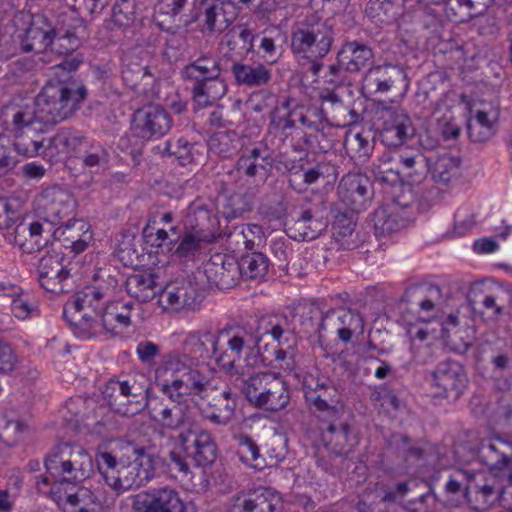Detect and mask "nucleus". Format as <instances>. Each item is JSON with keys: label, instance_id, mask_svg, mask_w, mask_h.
<instances>
[{"label": "nucleus", "instance_id": "1", "mask_svg": "<svg viewBox=\"0 0 512 512\" xmlns=\"http://www.w3.org/2000/svg\"><path fill=\"white\" fill-rule=\"evenodd\" d=\"M155 384L162 397L149 394V384L142 374L124 379H111L103 394L109 406L118 414L132 417L145 408L151 419L166 431L181 433L196 423L188 397H204L207 389L198 374L180 361L155 368Z\"/></svg>", "mask_w": 512, "mask_h": 512}, {"label": "nucleus", "instance_id": "2", "mask_svg": "<svg viewBox=\"0 0 512 512\" xmlns=\"http://www.w3.org/2000/svg\"><path fill=\"white\" fill-rule=\"evenodd\" d=\"M260 338L243 328L223 329L217 333L197 331L187 335L183 342V351H170L163 355L157 367L180 361L191 372L198 374L203 388L208 389L209 379L199 368V360L213 359L226 374L239 373L241 367L236 366L242 353L247 367L271 366L273 360L260 351Z\"/></svg>", "mask_w": 512, "mask_h": 512}, {"label": "nucleus", "instance_id": "3", "mask_svg": "<svg viewBox=\"0 0 512 512\" xmlns=\"http://www.w3.org/2000/svg\"><path fill=\"white\" fill-rule=\"evenodd\" d=\"M109 289L86 286L64 308V317L74 334L83 339L108 338L131 325L134 303L108 301Z\"/></svg>", "mask_w": 512, "mask_h": 512}, {"label": "nucleus", "instance_id": "4", "mask_svg": "<svg viewBox=\"0 0 512 512\" xmlns=\"http://www.w3.org/2000/svg\"><path fill=\"white\" fill-rule=\"evenodd\" d=\"M96 464L105 483L118 494L139 488L153 477V460L144 448H132V454L119 460L109 452H99Z\"/></svg>", "mask_w": 512, "mask_h": 512}, {"label": "nucleus", "instance_id": "5", "mask_svg": "<svg viewBox=\"0 0 512 512\" xmlns=\"http://www.w3.org/2000/svg\"><path fill=\"white\" fill-rule=\"evenodd\" d=\"M87 97L86 87L77 81L49 80L35 98L39 117L48 128L71 117Z\"/></svg>", "mask_w": 512, "mask_h": 512}, {"label": "nucleus", "instance_id": "6", "mask_svg": "<svg viewBox=\"0 0 512 512\" xmlns=\"http://www.w3.org/2000/svg\"><path fill=\"white\" fill-rule=\"evenodd\" d=\"M173 447L168 452L170 464L184 475L190 473V459L197 467L211 465L217 458V446L211 433L197 422L186 431L170 438Z\"/></svg>", "mask_w": 512, "mask_h": 512}, {"label": "nucleus", "instance_id": "7", "mask_svg": "<svg viewBox=\"0 0 512 512\" xmlns=\"http://www.w3.org/2000/svg\"><path fill=\"white\" fill-rule=\"evenodd\" d=\"M221 65L217 58L204 55L187 64L181 71L182 78L192 85V99L199 107L215 104L227 92L221 78Z\"/></svg>", "mask_w": 512, "mask_h": 512}, {"label": "nucleus", "instance_id": "8", "mask_svg": "<svg viewBox=\"0 0 512 512\" xmlns=\"http://www.w3.org/2000/svg\"><path fill=\"white\" fill-rule=\"evenodd\" d=\"M334 42V30L328 20L316 13L298 22L291 33V51L296 59L324 58Z\"/></svg>", "mask_w": 512, "mask_h": 512}, {"label": "nucleus", "instance_id": "9", "mask_svg": "<svg viewBox=\"0 0 512 512\" xmlns=\"http://www.w3.org/2000/svg\"><path fill=\"white\" fill-rule=\"evenodd\" d=\"M51 482L49 477L38 475L35 477L37 491L53 500L57 506L66 511L68 507L76 512H96L101 506L100 500L93 492L85 487H76V483L65 477H54Z\"/></svg>", "mask_w": 512, "mask_h": 512}, {"label": "nucleus", "instance_id": "10", "mask_svg": "<svg viewBox=\"0 0 512 512\" xmlns=\"http://www.w3.org/2000/svg\"><path fill=\"white\" fill-rule=\"evenodd\" d=\"M44 464L51 477H65L77 483L89 478L93 472L91 455L75 443L55 445L45 456Z\"/></svg>", "mask_w": 512, "mask_h": 512}, {"label": "nucleus", "instance_id": "11", "mask_svg": "<svg viewBox=\"0 0 512 512\" xmlns=\"http://www.w3.org/2000/svg\"><path fill=\"white\" fill-rule=\"evenodd\" d=\"M15 221V212L10 208L9 202L0 198V231H5V240L17 245L23 252L32 253L48 244V238H43L44 225L40 222H32L29 225L19 223L10 231Z\"/></svg>", "mask_w": 512, "mask_h": 512}, {"label": "nucleus", "instance_id": "12", "mask_svg": "<svg viewBox=\"0 0 512 512\" xmlns=\"http://www.w3.org/2000/svg\"><path fill=\"white\" fill-rule=\"evenodd\" d=\"M35 210L49 226H55L76 216L77 202L73 195L59 185L44 188L36 197Z\"/></svg>", "mask_w": 512, "mask_h": 512}, {"label": "nucleus", "instance_id": "13", "mask_svg": "<svg viewBox=\"0 0 512 512\" xmlns=\"http://www.w3.org/2000/svg\"><path fill=\"white\" fill-rule=\"evenodd\" d=\"M294 317L281 316L269 322L267 333L277 341L273 354L279 368L293 371L296 365V345Z\"/></svg>", "mask_w": 512, "mask_h": 512}, {"label": "nucleus", "instance_id": "14", "mask_svg": "<svg viewBox=\"0 0 512 512\" xmlns=\"http://www.w3.org/2000/svg\"><path fill=\"white\" fill-rule=\"evenodd\" d=\"M39 116V108L35 100L14 99L2 110L3 125L13 134L23 131L48 130V126Z\"/></svg>", "mask_w": 512, "mask_h": 512}, {"label": "nucleus", "instance_id": "15", "mask_svg": "<svg viewBox=\"0 0 512 512\" xmlns=\"http://www.w3.org/2000/svg\"><path fill=\"white\" fill-rule=\"evenodd\" d=\"M304 396L309 406L319 413V417L334 419L338 417L337 390L327 380H321L311 374L303 379Z\"/></svg>", "mask_w": 512, "mask_h": 512}, {"label": "nucleus", "instance_id": "16", "mask_svg": "<svg viewBox=\"0 0 512 512\" xmlns=\"http://www.w3.org/2000/svg\"><path fill=\"white\" fill-rule=\"evenodd\" d=\"M134 512H186L180 493L169 486L152 488L137 494L132 503Z\"/></svg>", "mask_w": 512, "mask_h": 512}, {"label": "nucleus", "instance_id": "17", "mask_svg": "<svg viewBox=\"0 0 512 512\" xmlns=\"http://www.w3.org/2000/svg\"><path fill=\"white\" fill-rule=\"evenodd\" d=\"M227 7L229 5L224 2L204 1L201 3L200 12H192L189 15L183 14L182 21L185 25L199 21L203 33L219 35L226 31L235 20V13L233 11L228 12Z\"/></svg>", "mask_w": 512, "mask_h": 512}, {"label": "nucleus", "instance_id": "18", "mask_svg": "<svg viewBox=\"0 0 512 512\" xmlns=\"http://www.w3.org/2000/svg\"><path fill=\"white\" fill-rule=\"evenodd\" d=\"M172 125L170 113L159 105H147L134 114V130L142 139L161 138L171 130Z\"/></svg>", "mask_w": 512, "mask_h": 512}, {"label": "nucleus", "instance_id": "19", "mask_svg": "<svg viewBox=\"0 0 512 512\" xmlns=\"http://www.w3.org/2000/svg\"><path fill=\"white\" fill-rule=\"evenodd\" d=\"M383 119L380 139L385 146H400L411 139L416 133L410 116L401 108L390 107L384 109Z\"/></svg>", "mask_w": 512, "mask_h": 512}, {"label": "nucleus", "instance_id": "20", "mask_svg": "<svg viewBox=\"0 0 512 512\" xmlns=\"http://www.w3.org/2000/svg\"><path fill=\"white\" fill-rule=\"evenodd\" d=\"M467 383L462 365L456 361H445L437 365L432 372V386L436 389L435 396L457 399Z\"/></svg>", "mask_w": 512, "mask_h": 512}, {"label": "nucleus", "instance_id": "21", "mask_svg": "<svg viewBox=\"0 0 512 512\" xmlns=\"http://www.w3.org/2000/svg\"><path fill=\"white\" fill-rule=\"evenodd\" d=\"M57 228L52 231V226L48 229L44 227L43 238L52 236L56 241L66 249H71L75 254L83 252L87 248L89 239V225L82 219H65L64 222L57 224Z\"/></svg>", "mask_w": 512, "mask_h": 512}, {"label": "nucleus", "instance_id": "22", "mask_svg": "<svg viewBox=\"0 0 512 512\" xmlns=\"http://www.w3.org/2000/svg\"><path fill=\"white\" fill-rule=\"evenodd\" d=\"M340 201L350 210L361 211L372 199L373 191L370 180L360 173H348L337 188Z\"/></svg>", "mask_w": 512, "mask_h": 512}, {"label": "nucleus", "instance_id": "23", "mask_svg": "<svg viewBox=\"0 0 512 512\" xmlns=\"http://www.w3.org/2000/svg\"><path fill=\"white\" fill-rule=\"evenodd\" d=\"M165 310L194 311L201 303V295L194 283L181 280L168 284L159 299Z\"/></svg>", "mask_w": 512, "mask_h": 512}, {"label": "nucleus", "instance_id": "24", "mask_svg": "<svg viewBox=\"0 0 512 512\" xmlns=\"http://www.w3.org/2000/svg\"><path fill=\"white\" fill-rule=\"evenodd\" d=\"M87 138L78 130L72 128L60 129L54 136L47 139L43 157L54 161L64 158L77 159Z\"/></svg>", "mask_w": 512, "mask_h": 512}, {"label": "nucleus", "instance_id": "25", "mask_svg": "<svg viewBox=\"0 0 512 512\" xmlns=\"http://www.w3.org/2000/svg\"><path fill=\"white\" fill-rule=\"evenodd\" d=\"M201 399L207 400V407L202 410L204 418L217 425H227L235 415L236 401L229 389L217 391L211 386Z\"/></svg>", "mask_w": 512, "mask_h": 512}, {"label": "nucleus", "instance_id": "26", "mask_svg": "<svg viewBox=\"0 0 512 512\" xmlns=\"http://www.w3.org/2000/svg\"><path fill=\"white\" fill-rule=\"evenodd\" d=\"M321 326L336 332L342 342L348 343L354 334L363 332L364 320L356 311L337 308L325 313Z\"/></svg>", "mask_w": 512, "mask_h": 512}, {"label": "nucleus", "instance_id": "27", "mask_svg": "<svg viewBox=\"0 0 512 512\" xmlns=\"http://www.w3.org/2000/svg\"><path fill=\"white\" fill-rule=\"evenodd\" d=\"M396 84L408 87L405 71L394 65L375 66L367 71L362 87L369 94L388 92Z\"/></svg>", "mask_w": 512, "mask_h": 512}, {"label": "nucleus", "instance_id": "28", "mask_svg": "<svg viewBox=\"0 0 512 512\" xmlns=\"http://www.w3.org/2000/svg\"><path fill=\"white\" fill-rule=\"evenodd\" d=\"M273 163L274 157L270 149L266 145L258 143L244 151L238 158L236 170L240 175L248 178L261 176L264 179L272 169Z\"/></svg>", "mask_w": 512, "mask_h": 512}, {"label": "nucleus", "instance_id": "29", "mask_svg": "<svg viewBox=\"0 0 512 512\" xmlns=\"http://www.w3.org/2000/svg\"><path fill=\"white\" fill-rule=\"evenodd\" d=\"M184 227L216 239L219 220L213 205L203 199H195L187 208Z\"/></svg>", "mask_w": 512, "mask_h": 512}, {"label": "nucleus", "instance_id": "30", "mask_svg": "<svg viewBox=\"0 0 512 512\" xmlns=\"http://www.w3.org/2000/svg\"><path fill=\"white\" fill-rule=\"evenodd\" d=\"M499 113L498 105L482 103L467 123V132L470 140L473 142L489 140L494 135Z\"/></svg>", "mask_w": 512, "mask_h": 512}, {"label": "nucleus", "instance_id": "31", "mask_svg": "<svg viewBox=\"0 0 512 512\" xmlns=\"http://www.w3.org/2000/svg\"><path fill=\"white\" fill-rule=\"evenodd\" d=\"M41 286L49 292L58 294L65 291L64 281L70 276L69 271L58 255L43 256L38 265Z\"/></svg>", "mask_w": 512, "mask_h": 512}, {"label": "nucleus", "instance_id": "32", "mask_svg": "<svg viewBox=\"0 0 512 512\" xmlns=\"http://www.w3.org/2000/svg\"><path fill=\"white\" fill-rule=\"evenodd\" d=\"M336 177V168L328 162H318L313 167L304 170L303 166H293L289 169V187L298 193L305 192L307 187L320 179Z\"/></svg>", "mask_w": 512, "mask_h": 512}, {"label": "nucleus", "instance_id": "33", "mask_svg": "<svg viewBox=\"0 0 512 512\" xmlns=\"http://www.w3.org/2000/svg\"><path fill=\"white\" fill-rule=\"evenodd\" d=\"M412 359L416 364L425 365L436 358V347L424 323L411 324L407 328Z\"/></svg>", "mask_w": 512, "mask_h": 512}, {"label": "nucleus", "instance_id": "34", "mask_svg": "<svg viewBox=\"0 0 512 512\" xmlns=\"http://www.w3.org/2000/svg\"><path fill=\"white\" fill-rule=\"evenodd\" d=\"M335 419L324 421L323 437L334 453L347 455L358 445L359 439L347 423L336 424Z\"/></svg>", "mask_w": 512, "mask_h": 512}, {"label": "nucleus", "instance_id": "35", "mask_svg": "<svg viewBox=\"0 0 512 512\" xmlns=\"http://www.w3.org/2000/svg\"><path fill=\"white\" fill-rule=\"evenodd\" d=\"M236 366L241 367L239 373L228 374L230 377H236L235 382L246 396L247 400L255 406L257 400L260 398L259 395L264 391L268 383L274 376V373L262 372L257 374H251L250 371L256 367H247L246 363L236 362Z\"/></svg>", "mask_w": 512, "mask_h": 512}, {"label": "nucleus", "instance_id": "36", "mask_svg": "<svg viewBox=\"0 0 512 512\" xmlns=\"http://www.w3.org/2000/svg\"><path fill=\"white\" fill-rule=\"evenodd\" d=\"M464 496L473 509L484 511L489 509L497 501L508 502V497L502 493V487L496 486L485 480L483 484L469 483L464 487Z\"/></svg>", "mask_w": 512, "mask_h": 512}, {"label": "nucleus", "instance_id": "37", "mask_svg": "<svg viewBox=\"0 0 512 512\" xmlns=\"http://www.w3.org/2000/svg\"><path fill=\"white\" fill-rule=\"evenodd\" d=\"M76 160L84 172L100 174L108 168L110 153L103 143L87 138Z\"/></svg>", "mask_w": 512, "mask_h": 512}, {"label": "nucleus", "instance_id": "38", "mask_svg": "<svg viewBox=\"0 0 512 512\" xmlns=\"http://www.w3.org/2000/svg\"><path fill=\"white\" fill-rule=\"evenodd\" d=\"M372 49L358 41L344 43L337 53V62L344 67L345 71L358 72L369 65L373 60Z\"/></svg>", "mask_w": 512, "mask_h": 512}, {"label": "nucleus", "instance_id": "39", "mask_svg": "<svg viewBox=\"0 0 512 512\" xmlns=\"http://www.w3.org/2000/svg\"><path fill=\"white\" fill-rule=\"evenodd\" d=\"M400 184L419 185L427 176L426 158L417 150L401 149Z\"/></svg>", "mask_w": 512, "mask_h": 512}, {"label": "nucleus", "instance_id": "40", "mask_svg": "<svg viewBox=\"0 0 512 512\" xmlns=\"http://www.w3.org/2000/svg\"><path fill=\"white\" fill-rule=\"evenodd\" d=\"M231 72L238 85L250 88L265 86L272 78L271 69L262 63L235 62L231 67Z\"/></svg>", "mask_w": 512, "mask_h": 512}, {"label": "nucleus", "instance_id": "41", "mask_svg": "<svg viewBox=\"0 0 512 512\" xmlns=\"http://www.w3.org/2000/svg\"><path fill=\"white\" fill-rule=\"evenodd\" d=\"M326 228V220L316 217L311 210H304L288 227V233L295 240L310 241L319 237Z\"/></svg>", "mask_w": 512, "mask_h": 512}, {"label": "nucleus", "instance_id": "42", "mask_svg": "<svg viewBox=\"0 0 512 512\" xmlns=\"http://www.w3.org/2000/svg\"><path fill=\"white\" fill-rule=\"evenodd\" d=\"M259 395L261 396L257 400L255 407L273 412L284 409L290 400L285 381L276 374H274L264 391Z\"/></svg>", "mask_w": 512, "mask_h": 512}, {"label": "nucleus", "instance_id": "43", "mask_svg": "<svg viewBox=\"0 0 512 512\" xmlns=\"http://www.w3.org/2000/svg\"><path fill=\"white\" fill-rule=\"evenodd\" d=\"M409 221L404 213L396 211L395 206L384 205L373 214L374 230L377 237H386L403 229Z\"/></svg>", "mask_w": 512, "mask_h": 512}, {"label": "nucleus", "instance_id": "44", "mask_svg": "<svg viewBox=\"0 0 512 512\" xmlns=\"http://www.w3.org/2000/svg\"><path fill=\"white\" fill-rule=\"evenodd\" d=\"M401 149L384 152L373 163L372 173L379 182L396 186L400 184Z\"/></svg>", "mask_w": 512, "mask_h": 512}, {"label": "nucleus", "instance_id": "45", "mask_svg": "<svg viewBox=\"0 0 512 512\" xmlns=\"http://www.w3.org/2000/svg\"><path fill=\"white\" fill-rule=\"evenodd\" d=\"M184 229V235L177 245L174 255L185 261H194L201 253L204 245L213 242L215 239L185 227Z\"/></svg>", "mask_w": 512, "mask_h": 512}, {"label": "nucleus", "instance_id": "46", "mask_svg": "<svg viewBox=\"0 0 512 512\" xmlns=\"http://www.w3.org/2000/svg\"><path fill=\"white\" fill-rule=\"evenodd\" d=\"M45 131L46 130H32L14 134L15 140L12 143L14 153H18L25 157H43V150L46 147V139L41 135V133Z\"/></svg>", "mask_w": 512, "mask_h": 512}, {"label": "nucleus", "instance_id": "47", "mask_svg": "<svg viewBox=\"0 0 512 512\" xmlns=\"http://www.w3.org/2000/svg\"><path fill=\"white\" fill-rule=\"evenodd\" d=\"M356 213L358 211L348 209L335 216L332 234L343 249H353L355 247V242L351 238L356 226Z\"/></svg>", "mask_w": 512, "mask_h": 512}, {"label": "nucleus", "instance_id": "48", "mask_svg": "<svg viewBox=\"0 0 512 512\" xmlns=\"http://www.w3.org/2000/svg\"><path fill=\"white\" fill-rule=\"evenodd\" d=\"M441 295V289L437 285L422 284L414 285L405 291V300L418 306L423 311H431L434 309V300Z\"/></svg>", "mask_w": 512, "mask_h": 512}, {"label": "nucleus", "instance_id": "49", "mask_svg": "<svg viewBox=\"0 0 512 512\" xmlns=\"http://www.w3.org/2000/svg\"><path fill=\"white\" fill-rule=\"evenodd\" d=\"M128 293L140 302H148L156 295V281L152 274H136L128 278Z\"/></svg>", "mask_w": 512, "mask_h": 512}, {"label": "nucleus", "instance_id": "50", "mask_svg": "<svg viewBox=\"0 0 512 512\" xmlns=\"http://www.w3.org/2000/svg\"><path fill=\"white\" fill-rule=\"evenodd\" d=\"M268 268L269 259L261 252L243 255L238 262L240 274L248 279H263Z\"/></svg>", "mask_w": 512, "mask_h": 512}, {"label": "nucleus", "instance_id": "51", "mask_svg": "<svg viewBox=\"0 0 512 512\" xmlns=\"http://www.w3.org/2000/svg\"><path fill=\"white\" fill-rule=\"evenodd\" d=\"M237 454L244 464L254 469L263 470L267 466L265 459L260 454L258 445L247 435L238 437Z\"/></svg>", "mask_w": 512, "mask_h": 512}, {"label": "nucleus", "instance_id": "52", "mask_svg": "<svg viewBox=\"0 0 512 512\" xmlns=\"http://www.w3.org/2000/svg\"><path fill=\"white\" fill-rule=\"evenodd\" d=\"M344 148L351 158L365 161L370 156L373 145L363 133L349 131L344 139Z\"/></svg>", "mask_w": 512, "mask_h": 512}, {"label": "nucleus", "instance_id": "53", "mask_svg": "<svg viewBox=\"0 0 512 512\" xmlns=\"http://www.w3.org/2000/svg\"><path fill=\"white\" fill-rule=\"evenodd\" d=\"M209 151L224 158L231 157L237 151V134L235 131H219L208 139Z\"/></svg>", "mask_w": 512, "mask_h": 512}, {"label": "nucleus", "instance_id": "54", "mask_svg": "<svg viewBox=\"0 0 512 512\" xmlns=\"http://www.w3.org/2000/svg\"><path fill=\"white\" fill-rule=\"evenodd\" d=\"M27 429V424L19 418L0 416V441L7 446H14L19 443Z\"/></svg>", "mask_w": 512, "mask_h": 512}, {"label": "nucleus", "instance_id": "55", "mask_svg": "<svg viewBox=\"0 0 512 512\" xmlns=\"http://www.w3.org/2000/svg\"><path fill=\"white\" fill-rule=\"evenodd\" d=\"M482 307L487 311L491 320H498L512 306V295L499 290L492 294L484 295L481 302Z\"/></svg>", "mask_w": 512, "mask_h": 512}, {"label": "nucleus", "instance_id": "56", "mask_svg": "<svg viewBox=\"0 0 512 512\" xmlns=\"http://www.w3.org/2000/svg\"><path fill=\"white\" fill-rule=\"evenodd\" d=\"M460 159L451 155L440 156L434 163L432 177L435 182L447 184L459 174Z\"/></svg>", "mask_w": 512, "mask_h": 512}, {"label": "nucleus", "instance_id": "57", "mask_svg": "<svg viewBox=\"0 0 512 512\" xmlns=\"http://www.w3.org/2000/svg\"><path fill=\"white\" fill-rule=\"evenodd\" d=\"M81 43L80 37L75 32L59 29L53 32L50 49L58 55L68 56L73 54L81 46Z\"/></svg>", "mask_w": 512, "mask_h": 512}, {"label": "nucleus", "instance_id": "58", "mask_svg": "<svg viewBox=\"0 0 512 512\" xmlns=\"http://www.w3.org/2000/svg\"><path fill=\"white\" fill-rule=\"evenodd\" d=\"M55 29L43 30L36 26H31L26 31L25 43L23 45L26 52H42L51 46L53 32Z\"/></svg>", "mask_w": 512, "mask_h": 512}, {"label": "nucleus", "instance_id": "59", "mask_svg": "<svg viewBox=\"0 0 512 512\" xmlns=\"http://www.w3.org/2000/svg\"><path fill=\"white\" fill-rule=\"evenodd\" d=\"M135 19L134 0H116L112 7L110 24L117 28L129 27Z\"/></svg>", "mask_w": 512, "mask_h": 512}, {"label": "nucleus", "instance_id": "60", "mask_svg": "<svg viewBox=\"0 0 512 512\" xmlns=\"http://www.w3.org/2000/svg\"><path fill=\"white\" fill-rule=\"evenodd\" d=\"M11 311L20 320L38 316V301L32 295L18 292V295L12 299Z\"/></svg>", "mask_w": 512, "mask_h": 512}, {"label": "nucleus", "instance_id": "61", "mask_svg": "<svg viewBox=\"0 0 512 512\" xmlns=\"http://www.w3.org/2000/svg\"><path fill=\"white\" fill-rule=\"evenodd\" d=\"M324 316L325 313H323L317 305L310 304L305 306L301 314L303 332L306 334H321L323 331L327 330V328H322L321 326Z\"/></svg>", "mask_w": 512, "mask_h": 512}, {"label": "nucleus", "instance_id": "62", "mask_svg": "<svg viewBox=\"0 0 512 512\" xmlns=\"http://www.w3.org/2000/svg\"><path fill=\"white\" fill-rule=\"evenodd\" d=\"M20 359L13 345L0 338V375L7 376L16 371Z\"/></svg>", "mask_w": 512, "mask_h": 512}, {"label": "nucleus", "instance_id": "63", "mask_svg": "<svg viewBox=\"0 0 512 512\" xmlns=\"http://www.w3.org/2000/svg\"><path fill=\"white\" fill-rule=\"evenodd\" d=\"M490 469L506 477L507 484L502 487V493L508 499L512 498V458L501 454L497 459H491Z\"/></svg>", "mask_w": 512, "mask_h": 512}, {"label": "nucleus", "instance_id": "64", "mask_svg": "<svg viewBox=\"0 0 512 512\" xmlns=\"http://www.w3.org/2000/svg\"><path fill=\"white\" fill-rule=\"evenodd\" d=\"M262 512H280L282 499L279 493L269 488L255 489Z\"/></svg>", "mask_w": 512, "mask_h": 512}]
</instances>
